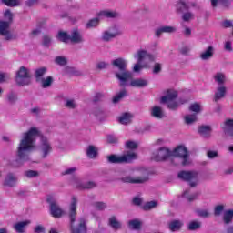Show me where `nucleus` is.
I'll use <instances>...</instances> for the list:
<instances>
[{
	"instance_id": "57",
	"label": "nucleus",
	"mask_w": 233,
	"mask_h": 233,
	"mask_svg": "<svg viewBox=\"0 0 233 233\" xmlns=\"http://www.w3.org/2000/svg\"><path fill=\"white\" fill-rule=\"evenodd\" d=\"M189 110L191 112H196L198 114V113L201 112V106H199V104H198V103L192 104L189 106Z\"/></svg>"
},
{
	"instance_id": "3",
	"label": "nucleus",
	"mask_w": 233,
	"mask_h": 233,
	"mask_svg": "<svg viewBox=\"0 0 233 233\" xmlns=\"http://www.w3.org/2000/svg\"><path fill=\"white\" fill-rule=\"evenodd\" d=\"M77 198L73 197L71 204L69 206L68 218L70 221L71 233H86V220L85 218H79V224L77 227H74L76 223V218L77 217Z\"/></svg>"
},
{
	"instance_id": "15",
	"label": "nucleus",
	"mask_w": 233,
	"mask_h": 233,
	"mask_svg": "<svg viewBox=\"0 0 233 233\" xmlns=\"http://www.w3.org/2000/svg\"><path fill=\"white\" fill-rule=\"evenodd\" d=\"M69 41L75 45H79L85 43V37H83V35L78 29H73L69 35Z\"/></svg>"
},
{
	"instance_id": "48",
	"label": "nucleus",
	"mask_w": 233,
	"mask_h": 233,
	"mask_svg": "<svg viewBox=\"0 0 233 233\" xmlns=\"http://www.w3.org/2000/svg\"><path fill=\"white\" fill-rule=\"evenodd\" d=\"M224 211H225V205L223 204L218 205L214 208V216L216 217L220 216L221 214H223Z\"/></svg>"
},
{
	"instance_id": "49",
	"label": "nucleus",
	"mask_w": 233,
	"mask_h": 233,
	"mask_svg": "<svg viewBox=\"0 0 233 233\" xmlns=\"http://www.w3.org/2000/svg\"><path fill=\"white\" fill-rule=\"evenodd\" d=\"M156 207H157V202L149 201L143 206V210H152V208H156Z\"/></svg>"
},
{
	"instance_id": "16",
	"label": "nucleus",
	"mask_w": 233,
	"mask_h": 233,
	"mask_svg": "<svg viewBox=\"0 0 233 233\" xmlns=\"http://www.w3.org/2000/svg\"><path fill=\"white\" fill-rule=\"evenodd\" d=\"M17 176L15 174L9 172L6 174L5 180H4V186L9 187V188H13V187H15L17 185L18 181Z\"/></svg>"
},
{
	"instance_id": "46",
	"label": "nucleus",
	"mask_w": 233,
	"mask_h": 233,
	"mask_svg": "<svg viewBox=\"0 0 233 233\" xmlns=\"http://www.w3.org/2000/svg\"><path fill=\"white\" fill-rule=\"evenodd\" d=\"M194 19V15L190 11H186L182 14V21H185L186 23H188V21Z\"/></svg>"
},
{
	"instance_id": "32",
	"label": "nucleus",
	"mask_w": 233,
	"mask_h": 233,
	"mask_svg": "<svg viewBox=\"0 0 233 233\" xmlns=\"http://www.w3.org/2000/svg\"><path fill=\"white\" fill-rule=\"evenodd\" d=\"M108 225L113 228V230H119L121 229V222L117 220V218L111 217L108 220Z\"/></svg>"
},
{
	"instance_id": "54",
	"label": "nucleus",
	"mask_w": 233,
	"mask_h": 233,
	"mask_svg": "<svg viewBox=\"0 0 233 233\" xmlns=\"http://www.w3.org/2000/svg\"><path fill=\"white\" fill-rule=\"evenodd\" d=\"M93 207H95V208H96V210H105V208H106V203L105 202H95L93 203Z\"/></svg>"
},
{
	"instance_id": "13",
	"label": "nucleus",
	"mask_w": 233,
	"mask_h": 233,
	"mask_svg": "<svg viewBox=\"0 0 233 233\" xmlns=\"http://www.w3.org/2000/svg\"><path fill=\"white\" fill-rule=\"evenodd\" d=\"M46 201L50 205V212L53 218H61V216H63V209H61L56 198L52 196H48Z\"/></svg>"
},
{
	"instance_id": "38",
	"label": "nucleus",
	"mask_w": 233,
	"mask_h": 233,
	"mask_svg": "<svg viewBox=\"0 0 233 233\" xmlns=\"http://www.w3.org/2000/svg\"><path fill=\"white\" fill-rule=\"evenodd\" d=\"M17 93L11 91L6 96V101L9 105H15L17 103Z\"/></svg>"
},
{
	"instance_id": "10",
	"label": "nucleus",
	"mask_w": 233,
	"mask_h": 233,
	"mask_svg": "<svg viewBox=\"0 0 233 233\" xmlns=\"http://www.w3.org/2000/svg\"><path fill=\"white\" fill-rule=\"evenodd\" d=\"M70 185H72V187H75V188H78V190H90L97 187V185H96L95 182L92 181L82 183L79 177L76 176H73L71 177Z\"/></svg>"
},
{
	"instance_id": "41",
	"label": "nucleus",
	"mask_w": 233,
	"mask_h": 233,
	"mask_svg": "<svg viewBox=\"0 0 233 233\" xmlns=\"http://www.w3.org/2000/svg\"><path fill=\"white\" fill-rule=\"evenodd\" d=\"M182 196H183V198L187 199V201H189V203H191V201L198 199V194L194 193V194L190 195V189H187L186 191H184Z\"/></svg>"
},
{
	"instance_id": "39",
	"label": "nucleus",
	"mask_w": 233,
	"mask_h": 233,
	"mask_svg": "<svg viewBox=\"0 0 233 233\" xmlns=\"http://www.w3.org/2000/svg\"><path fill=\"white\" fill-rule=\"evenodd\" d=\"M42 46L44 48H50L52 46V36L49 35H44L42 36Z\"/></svg>"
},
{
	"instance_id": "34",
	"label": "nucleus",
	"mask_w": 233,
	"mask_h": 233,
	"mask_svg": "<svg viewBox=\"0 0 233 233\" xmlns=\"http://www.w3.org/2000/svg\"><path fill=\"white\" fill-rule=\"evenodd\" d=\"M127 225H128V228H130V230H140L141 229V222L139 221V219L129 220Z\"/></svg>"
},
{
	"instance_id": "25",
	"label": "nucleus",
	"mask_w": 233,
	"mask_h": 233,
	"mask_svg": "<svg viewBox=\"0 0 233 233\" xmlns=\"http://www.w3.org/2000/svg\"><path fill=\"white\" fill-rule=\"evenodd\" d=\"M198 133L205 139H209V137L212 136V127L210 126H201L198 128Z\"/></svg>"
},
{
	"instance_id": "53",
	"label": "nucleus",
	"mask_w": 233,
	"mask_h": 233,
	"mask_svg": "<svg viewBox=\"0 0 233 233\" xmlns=\"http://www.w3.org/2000/svg\"><path fill=\"white\" fill-rule=\"evenodd\" d=\"M25 176L27 177L29 179H32V177H38L39 172L35 170H27L25 172Z\"/></svg>"
},
{
	"instance_id": "8",
	"label": "nucleus",
	"mask_w": 233,
	"mask_h": 233,
	"mask_svg": "<svg viewBox=\"0 0 233 233\" xmlns=\"http://www.w3.org/2000/svg\"><path fill=\"white\" fill-rule=\"evenodd\" d=\"M136 157H137L136 153H129L123 156L110 155L107 157V161L108 163H111L114 165H121L123 163H132V161H134Z\"/></svg>"
},
{
	"instance_id": "21",
	"label": "nucleus",
	"mask_w": 233,
	"mask_h": 233,
	"mask_svg": "<svg viewBox=\"0 0 233 233\" xmlns=\"http://www.w3.org/2000/svg\"><path fill=\"white\" fill-rule=\"evenodd\" d=\"M212 8H218V5H221L223 8H230L232 0H210Z\"/></svg>"
},
{
	"instance_id": "11",
	"label": "nucleus",
	"mask_w": 233,
	"mask_h": 233,
	"mask_svg": "<svg viewBox=\"0 0 233 233\" xmlns=\"http://www.w3.org/2000/svg\"><path fill=\"white\" fill-rule=\"evenodd\" d=\"M168 157H172V151L167 147H160L158 150L154 151L151 158L153 161H167Z\"/></svg>"
},
{
	"instance_id": "58",
	"label": "nucleus",
	"mask_w": 233,
	"mask_h": 233,
	"mask_svg": "<svg viewBox=\"0 0 233 233\" xmlns=\"http://www.w3.org/2000/svg\"><path fill=\"white\" fill-rule=\"evenodd\" d=\"M105 99V94L96 93L93 98L94 103H99V101H103Z\"/></svg>"
},
{
	"instance_id": "63",
	"label": "nucleus",
	"mask_w": 233,
	"mask_h": 233,
	"mask_svg": "<svg viewBox=\"0 0 233 233\" xmlns=\"http://www.w3.org/2000/svg\"><path fill=\"white\" fill-rule=\"evenodd\" d=\"M106 66H108V64H106V62H99L96 65V68H98V70H105V68H106Z\"/></svg>"
},
{
	"instance_id": "40",
	"label": "nucleus",
	"mask_w": 233,
	"mask_h": 233,
	"mask_svg": "<svg viewBox=\"0 0 233 233\" xmlns=\"http://www.w3.org/2000/svg\"><path fill=\"white\" fill-rule=\"evenodd\" d=\"M40 82L42 83V88H50V86H52V83H54V77L47 76L46 78H42Z\"/></svg>"
},
{
	"instance_id": "36",
	"label": "nucleus",
	"mask_w": 233,
	"mask_h": 233,
	"mask_svg": "<svg viewBox=\"0 0 233 233\" xmlns=\"http://www.w3.org/2000/svg\"><path fill=\"white\" fill-rule=\"evenodd\" d=\"M56 37L61 43H68L70 41V35L65 31H59Z\"/></svg>"
},
{
	"instance_id": "33",
	"label": "nucleus",
	"mask_w": 233,
	"mask_h": 233,
	"mask_svg": "<svg viewBox=\"0 0 233 233\" xmlns=\"http://www.w3.org/2000/svg\"><path fill=\"white\" fill-rule=\"evenodd\" d=\"M215 83H218V86H224L225 81H227V77L223 73H217L214 76Z\"/></svg>"
},
{
	"instance_id": "5",
	"label": "nucleus",
	"mask_w": 233,
	"mask_h": 233,
	"mask_svg": "<svg viewBox=\"0 0 233 233\" xmlns=\"http://www.w3.org/2000/svg\"><path fill=\"white\" fill-rule=\"evenodd\" d=\"M148 171L147 170H137L135 177L130 175L125 176L120 178L122 183H130L131 185H143L144 183L148 182Z\"/></svg>"
},
{
	"instance_id": "43",
	"label": "nucleus",
	"mask_w": 233,
	"mask_h": 233,
	"mask_svg": "<svg viewBox=\"0 0 233 233\" xmlns=\"http://www.w3.org/2000/svg\"><path fill=\"white\" fill-rule=\"evenodd\" d=\"M188 230H199L201 228V222L200 221H191L187 226Z\"/></svg>"
},
{
	"instance_id": "6",
	"label": "nucleus",
	"mask_w": 233,
	"mask_h": 233,
	"mask_svg": "<svg viewBox=\"0 0 233 233\" xmlns=\"http://www.w3.org/2000/svg\"><path fill=\"white\" fill-rule=\"evenodd\" d=\"M178 179L189 183V187L194 188L199 185V173L198 171H180L177 175Z\"/></svg>"
},
{
	"instance_id": "47",
	"label": "nucleus",
	"mask_w": 233,
	"mask_h": 233,
	"mask_svg": "<svg viewBox=\"0 0 233 233\" xmlns=\"http://www.w3.org/2000/svg\"><path fill=\"white\" fill-rule=\"evenodd\" d=\"M2 3H4V5H6V6L10 7L19 6L20 5L19 0H2Z\"/></svg>"
},
{
	"instance_id": "51",
	"label": "nucleus",
	"mask_w": 233,
	"mask_h": 233,
	"mask_svg": "<svg viewBox=\"0 0 233 233\" xmlns=\"http://www.w3.org/2000/svg\"><path fill=\"white\" fill-rule=\"evenodd\" d=\"M65 106L66 108H71V110H74V108H77V104H76V100L74 99H67L66 100Z\"/></svg>"
},
{
	"instance_id": "31",
	"label": "nucleus",
	"mask_w": 233,
	"mask_h": 233,
	"mask_svg": "<svg viewBox=\"0 0 233 233\" xmlns=\"http://www.w3.org/2000/svg\"><path fill=\"white\" fill-rule=\"evenodd\" d=\"M118 121L121 125H130L132 123V116L130 113H124L118 117Z\"/></svg>"
},
{
	"instance_id": "18",
	"label": "nucleus",
	"mask_w": 233,
	"mask_h": 233,
	"mask_svg": "<svg viewBox=\"0 0 233 233\" xmlns=\"http://www.w3.org/2000/svg\"><path fill=\"white\" fill-rule=\"evenodd\" d=\"M190 10V5L185 0L177 1L176 4V12L178 15L185 14Z\"/></svg>"
},
{
	"instance_id": "22",
	"label": "nucleus",
	"mask_w": 233,
	"mask_h": 233,
	"mask_svg": "<svg viewBox=\"0 0 233 233\" xmlns=\"http://www.w3.org/2000/svg\"><path fill=\"white\" fill-rule=\"evenodd\" d=\"M225 96H227V87L225 86H218V87H217V92H215L214 96L215 103H218L219 99H223Z\"/></svg>"
},
{
	"instance_id": "24",
	"label": "nucleus",
	"mask_w": 233,
	"mask_h": 233,
	"mask_svg": "<svg viewBox=\"0 0 233 233\" xmlns=\"http://www.w3.org/2000/svg\"><path fill=\"white\" fill-rule=\"evenodd\" d=\"M150 115L155 119H163L165 117V112H163V108L160 106H155L151 108Z\"/></svg>"
},
{
	"instance_id": "12",
	"label": "nucleus",
	"mask_w": 233,
	"mask_h": 233,
	"mask_svg": "<svg viewBox=\"0 0 233 233\" xmlns=\"http://www.w3.org/2000/svg\"><path fill=\"white\" fill-rule=\"evenodd\" d=\"M171 157H180L183 159L182 165H188V150L183 146H178L174 151H171Z\"/></svg>"
},
{
	"instance_id": "29",
	"label": "nucleus",
	"mask_w": 233,
	"mask_h": 233,
	"mask_svg": "<svg viewBox=\"0 0 233 233\" xmlns=\"http://www.w3.org/2000/svg\"><path fill=\"white\" fill-rule=\"evenodd\" d=\"M99 15L101 17H106L107 19H116V17H119V13L116 11L104 10L99 13Z\"/></svg>"
},
{
	"instance_id": "64",
	"label": "nucleus",
	"mask_w": 233,
	"mask_h": 233,
	"mask_svg": "<svg viewBox=\"0 0 233 233\" xmlns=\"http://www.w3.org/2000/svg\"><path fill=\"white\" fill-rule=\"evenodd\" d=\"M34 232L35 233H43V232H45V227L38 225V226L35 227Z\"/></svg>"
},
{
	"instance_id": "28",
	"label": "nucleus",
	"mask_w": 233,
	"mask_h": 233,
	"mask_svg": "<svg viewBox=\"0 0 233 233\" xmlns=\"http://www.w3.org/2000/svg\"><path fill=\"white\" fill-rule=\"evenodd\" d=\"M48 72V69L45 66L43 67H38L35 70V79L36 80L37 83L41 82V79H43V76Z\"/></svg>"
},
{
	"instance_id": "1",
	"label": "nucleus",
	"mask_w": 233,
	"mask_h": 233,
	"mask_svg": "<svg viewBox=\"0 0 233 233\" xmlns=\"http://www.w3.org/2000/svg\"><path fill=\"white\" fill-rule=\"evenodd\" d=\"M40 137V150L43 152V157H46L52 152V144L48 138L43 136L41 130L37 127H31L27 132L23 133V137L16 149L17 158L9 162V166L13 168H19L25 163L32 161L30 153L35 150V141Z\"/></svg>"
},
{
	"instance_id": "9",
	"label": "nucleus",
	"mask_w": 233,
	"mask_h": 233,
	"mask_svg": "<svg viewBox=\"0 0 233 233\" xmlns=\"http://www.w3.org/2000/svg\"><path fill=\"white\" fill-rule=\"evenodd\" d=\"M15 83L19 86L30 85V70L25 66H21L16 73Z\"/></svg>"
},
{
	"instance_id": "44",
	"label": "nucleus",
	"mask_w": 233,
	"mask_h": 233,
	"mask_svg": "<svg viewBox=\"0 0 233 233\" xmlns=\"http://www.w3.org/2000/svg\"><path fill=\"white\" fill-rule=\"evenodd\" d=\"M221 128L223 132H228V128L233 129V119L232 118L227 119L224 122V125L221 127Z\"/></svg>"
},
{
	"instance_id": "60",
	"label": "nucleus",
	"mask_w": 233,
	"mask_h": 233,
	"mask_svg": "<svg viewBox=\"0 0 233 233\" xmlns=\"http://www.w3.org/2000/svg\"><path fill=\"white\" fill-rule=\"evenodd\" d=\"M207 156L209 159H214L216 157H218L219 153L218 151L209 150L208 151Z\"/></svg>"
},
{
	"instance_id": "42",
	"label": "nucleus",
	"mask_w": 233,
	"mask_h": 233,
	"mask_svg": "<svg viewBox=\"0 0 233 233\" xmlns=\"http://www.w3.org/2000/svg\"><path fill=\"white\" fill-rule=\"evenodd\" d=\"M99 25V18H92L86 24V28L90 30V28H96Z\"/></svg>"
},
{
	"instance_id": "50",
	"label": "nucleus",
	"mask_w": 233,
	"mask_h": 233,
	"mask_svg": "<svg viewBox=\"0 0 233 233\" xmlns=\"http://www.w3.org/2000/svg\"><path fill=\"white\" fill-rule=\"evenodd\" d=\"M76 172H77V167H69L66 170H64L61 175L62 176H74V174H76Z\"/></svg>"
},
{
	"instance_id": "4",
	"label": "nucleus",
	"mask_w": 233,
	"mask_h": 233,
	"mask_svg": "<svg viewBox=\"0 0 233 233\" xmlns=\"http://www.w3.org/2000/svg\"><path fill=\"white\" fill-rule=\"evenodd\" d=\"M4 15L8 21H0V35L5 37V41H14L15 36L10 33V25H12L14 15L10 10H6Z\"/></svg>"
},
{
	"instance_id": "45",
	"label": "nucleus",
	"mask_w": 233,
	"mask_h": 233,
	"mask_svg": "<svg viewBox=\"0 0 233 233\" xmlns=\"http://www.w3.org/2000/svg\"><path fill=\"white\" fill-rule=\"evenodd\" d=\"M196 214L199 218H209L210 217V211L208 209H197Z\"/></svg>"
},
{
	"instance_id": "52",
	"label": "nucleus",
	"mask_w": 233,
	"mask_h": 233,
	"mask_svg": "<svg viewBox=\"0 0 233 233\" xmlns=\"http://www.w3.org/2000/svg\"><path fill=\"white\" fill-rule=\"evenodd\" d=\"M166 104H167V108H169V110H177V108H179V103L175 100L166 102Z\"/></svg>"
},
{
	"instance_id": "62",
	"label": "nucleus",
	"mask_w": 233,
	"mask_h": 233,
	"mask_svg": "<svg viewBox=\"0 0 233 233\" xmlns=\"http://www.w3.org/2000/svg\"><path fill=\"white\" fill-rule=\"evenodd\" d=\"M161 70H162L161 64L156 63L153 67V74H156V75L159 74Z\"/></svg>"
},
{
	"instance_id": "27",
	"label": "nucleus",
	"mask_w": 233,
	"mask_h": 233,
	"mask_svg": "<svg viewBox=\"0 0 233 233\" xmlns=\"http://www.w3.org/2000/svg\"><path fill=\"white\" fill-rule=\"evenodd\" d=\"M183 228V221L181 220H173L168 223V228L170 232H179Z\"/></svg>"
},
{
	"instance_id": "20",
	"label": "nucleus",
	"mask_w": 233,
	"mask_h": 233,
	"mask_svg": "<svg viewBox=\"0 0 233 233\" xmlns=\"http://www.w3.org/2000/svg\"><path fill=\"white\" fill-rule=\"evenodd\" d=\"M177 98V91L167 90V95L161 97L160 103H168L170 101H175Z\"/></svg>"
},
{
	"instance_id": "37",
	"label": "nucleus",
	"mask_w": 233,
	"mask_h": 233,
	"mask_svg": "<svg viewBox=\"0 0 233 233\" xmlns=\"http://www.w3.org/2000/svg\"><path fill=\"white\" fill-rule=\"evenodd\" d=\"M127 89H123L113 97L112 103H114V105H117V103H119V101H121L123 97H127Z\"/></svg>"
},
{
	"instance_id": "55",
	"label": "nucleus",
	"mask_w": 233,
	"mask_h": 233,
	"mask_svg": "<svg viewBox=\"0 0 233 233\" xmlns=\"http://www.w3.org/2000/svg\"><path fill=\"white\" fill-rule=\"evenodd\" d=\"M196 119V115H187L185 116V121L187 125H192V123H195Z\"/></svg>"
},
{
	"instance_id": "7",
	"label": "nucleus",
	"mask_w": 233,
	"mask_h": 233,
	"mask_svg": "<svg viewBox=\"0 0 233 233\" xmlns=\"http://www.w3.org/2000/svg\"><path fill=\"white\" fill-rule=\"evenodd\" d=\"M135 59H137V63L134 66L133 71L135 72H140L141 68H143V66H141V63H143L144 59H148L149 61H156V56L154 55L148 54L146 50H139L137 52V54L134 55Z\"/></svg>"
},
{
	"instance_id": "2",
	"label": "nucleus",
	"mask_w": 233,
	"mask_h": 233,
	"mask_svg": "<svg viewBox=\"0 0 233 233\" xmlns=\"http://www.w3.org/2000/svg\"><path fill=\"white\" fill-rule=\"evenodd\" d=\"M112 66L116 68L114 72L115 76L119 81V86L125 87L128 86V81L133 79L134 74L127 69L128 63L125 58L119 57L111 62Z\"/></svg>"
},
{
	"instance_id": "35",
	"label": "nucleus",
	"mask_w": 233,
	"mask_h": 233,
	"mask_svg": "<svg viewBox=\"0 0 233 233\" xmlns=\"http://www.w3.org/2000/svg\"><path fill=\"white\" fill-rule=\"evenodd\" d=\"M233 218V209H228L224 212L223 215V221L226 225H229V223H232Z\"/></svg>"
},
{
	"instance_id": "56",
	"label": "nucleus",
	"mask_w": 233,
	"mask_h": 233,
	"mask_svg": "<svg viewBox=\"0 0 233 233\" xmlns=\"http://www.w3.org/2000/svg\"><path fill=\"white\" fill-rule=\"evenodd\" d=\"M55 63L59 65L60 66H65L66 65V58L64 56H56L55 59Z\"/></svg>"
},
{
	"instance_id": "61",
	"label": "nucleus",
	"mask_w": 233,
	"mask_h": 233,
	"mask_svg": "<svg viewBox=\"0 0 233 233\" xmlns=\"http://www.w3.org/2000/svg\"><path fill=\"white\" fill-rule=\"evenodd\" d=\"M127 148H129L130 150H135V148H137V144L134 141H127L126 143Z\"/></svg>"
},
{
	"instance_id": "59",
	"label": "nucleus",
	"mask_w": 233,
	"mask_h": 233,
	"mask_svg": "<svg viewBox=\"0 0 233 233\" xmlns=\"http://www.w3.org/2000/svg\"><path fill=\"white\" fill-rule=\"evenodd\" d=\"M68 72L70 74H72V76H83V72H81L74 67H69Z\"/></svg>"
},
{
	"instance_id": "14",
	"label": "nucleus",
	"mask_w": 233,
	"mask_h": 233,
	"mask_svg": "<svg viewBox=\"0 0 233 233\" xmlns=\"http://www.w3.org/2000/svg\"><path fill=\"white\" fill-rule=\"evenodd\" d=\"M117 35H121V33H119L116 27H113L112 29L104 31L101 39L102 41L108 43L109 41H112V39H115V37H117Z\"/></svg>"
},
{
	"instance_id": "19",
	"label": "nucleus",
	"mask_w": 233,
	"mask_h": 233,
	"mask_svg": "<svg viewBox=\"0 0 233 233\" xmlns=\"http://www.w3.org/2000/svg\"><path fill=\"white\" fill-rule=\"evenodd\" d=\"M134 86L135 88H145V86H148V81L142 79V78H137V79H130V83L127 82V86Z\"/></svg>"
},
{
	"instance_id": "17",
	"label": "nucleus",
	"mask_w": 233,
	"mask_h": 233,
	"mask_svg": "<svg viewBox=\"0 0 233 233\" xmlns=\"http://www.w3.org/2000/svg\"><path fill=\"white\" fill-rule=\"evenodd\" d=\"M176 32V27L170 25H163L155 29L156 37H161L163 34H174Z\"/></svg>"
},
{
	"instance_id": "23",
	"label": "nucleus",
	"mask_w": 233,
	"mask_h": 233,
	"mask_svg": "<svg viewBox=\"0 0 233 233\" xmlns=\"http://www.w3.org/2000/svg\"><path fill=\"white\" fill-rule=\"evenodd\" d=\"M212 57H214V46H212L207 47V49L200 54V59H202V61H208V59H212Z\"/></svg>"
},
{
	"instance_id": "26",
	"label": "nucleus",
	"mask_w": 233,
	"mask_h": 233,
	"mask_svg": "<svg viewBox=\"0 0 233 233\" xmlns=\"http://www.w3.org/2000/svg\"><path fill=\"white\" fill-rule=\"evenodd\" d=\"M31 221L30 220H25V221H21L17 222L13 225L14 230L18 233H25V228L30 225Z\"/></svg>"
},
{
	"instance_id": "30",
	"label": "nucleus",
	"mask_w": 233,
	"mask_h": 233,
	"mask_svg": "<svg viewBox=\"0 0 233 233\" xmlns=\"http://www.w3.org/2000/svg\"><path fill=\"white\" fill-rule=\"evenodd\" d=\"M86 154L89 159H96L97 157V147L93 145H89L86 150Z\"/></svg>"
}]
</instances>
